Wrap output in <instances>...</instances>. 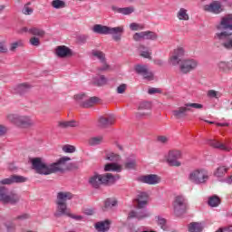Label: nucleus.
Wrapping results in <instances>:
<instances>
[{
  "label": "nucleus",
  "instance_id": "1",
  "mask_svg": "<svg viewBox=\"0 0 232 232\" xmlns=\"http://www.w3.org/2000/svg\"><path fill=\"white\" fill-rule=\"evenodd\" d=\"M68 160H70V158L63 157L56 162L46 163L41 158H33L31 159V164L33 169H35L36 173H39V175H52V173L63 171Z\"/></svg>",
  "mask_w": 232,
  "mask_h": 232
},
{
  "label": "nucleus",
  "instance_id": "2",
  "mask_svg": "<svg viewBox=\"0 0 232 232\" xmlns=\"http://www.w3.org/2000/svg\"><path fill=\"white\" fill-rule=\"evenodd\" d=\"M148 193L146 192H140L138 194V197L136 198V204H137V210H131L128 214V220H131V218H136L137 220H143V218H148L150 217V212L146 209H142L143 208H146L148 206Z\"/></svg>",
  "mask_w": 232,
  "mask_h": 232
},
{
  "label": "nucleus",
  "instance_id": "3",
  "mask_svg": "<svg viewBox=\"0 0 232 232\" xmlns=\"http://www.w3.org/2000/svg\"><path fill=\"white\" fill-rule=\"evenodd\" d=\"M217 33L214 35L216 41H224L227 37H231L232 33V14H226L221 17L220 23L215 26Z\"/></svg>",
  "mask_w": 232,
  "mask_h": 232
},
{
  "label": "nucleus",
  "instance_id": "4",
  "mask_svg": "<svg viewBox=\"0 0 232 232\" xmlns=\"http://www.w3.org/2000/svg\"><path fill=\"white\" fill-rule=\"evenodd\" d=\"M121 179L119 174L113 175L111 173H105V174H93L89 179V184L95 188L96 189L104 184L105 186H111L116 183L117 180Z\"/></svg>",
  "mask_w": 232,
  "mask_h": 232
},
{
  "label": "nucleus",
  "instance_id": "5",
  "mask_svg": "<svg viewBox=\"0 0 232 232\" xmlns=\"http://www.w3.org/2000/svg\"><path fill=\"white\" fill-rule=\"evenodd\" d=\"M6 120L8 122L14 124V126H17L18 128H32V126H34L35 124V121L32 120V117L27 115L10 113L6 115Z\"/></svg>",
  "mask_w": 232,
  "mask_h": 232
},
{
  "label": "nucleus",
  "instance_id": "6",
  "mask_svg": "<svg viewBox=\"0 0 232 232\" xmlns=\"http://www.w3.org/2000/svg\"><path fill=\"white\" fill-rule=\"evenodd\" d=\"M73 198V194L70 191H60L56 196V210L54 215H59V213H64L68 209V200Z\"/></svg>",
  "mask_w": 232,
  "mask_h": 232
},
{
  "label": "nucleus",
  "instance_id": "7",
  "mask_svg": "<svg viewBox=\"0 0 232 232\" xmlns=\"http://www.w3.org/2000/svg\"><path fill=\"white\" fill-rule=\"evenodd\" d=\"M188 180L192 184H206L209 180V172L206 169H196L188 173Z\"/></svg>",
  "mask_w": 232,
  "mask_h": 232
},
{
  "label": "nucleus",
  "instance_id": "8",
  "mask_svg": "<svg viewBox=\"0 0 232 232\" xmlns=\"http://www.w3.org/2000/svg\"><path fill=\"white\" fill-rule=\"evenodd\" d=\"M191 108H194L195 110H202L204 105L200 103H185L184 106L172 111V114L175 119H184L188 117V111H191Z\"/></svg>",
  "mask_w": 232,
  "mask_h": 232
},
{
  "label": "nucleus",
  "instance_id": "9",
  "mask_svg": "<svg viewBox=\"0 0 232 232\" xmlns=\"http://www.w3.org/2000/svg\"><path fill=\"white\" fill-rule=\"evenodd\" d=\"M0 202H3V204H17L19 196L9 192L6 187H0Z\"/></svg>",
  "mask_w": 232,
  "mask_h": 232
},
{
  "label": "nucleus",
  "instance_id": "10",
  "mask_svg": "<svg viewBox=\"0 0 232 232\" xmlns=\"http://www.w3.org/2000/svg\"><path fill=\"white\" fill-rule=\"evenodd\" d=\"M138 182L147 184L148 186H157L162 182V178L157 174H145L137 178Z\"/></svg>",
  "mask_w": 232,
  "mask_h": 232
},
{
  "label": "nucleus",
  "instance_id": "11",
  "mask_svg": "<svg viewBox=\"0 0 232 232\" xmlns=\"http://www.w3.org/2000/svg\"><path fill=\"white\" fill-rule=\"evenodd\" d=\"M74 98L75 101L80 102V106H82V108H92V106H95L97 102H99V98L95 96L86 100L85 94H76Z\"/></svg>",
  "mask_w": 232,
  "mask_h": 232
},
{
  "label": "nucleus",
  "instance_id": "12",
  "mask_svg": "<svg viewBox=\"0 0 232 232\" xmlns=\"http://www.w3.org/2000/svg\"><path fill=\"white\" fill-rule=\"evenodd\" d=\"M179 159H182V152L180 150H170L166 156L169 166H174L175 168H180L182 166Z\"/></svg>",
  "mask_w": 232,
  "mask_h": 232
},
{
  "label": "nucleus",
  "instance_id": "13",
  "mask_svg": "<svg viewBox=\"0 0 232 232\" xmlns=\"http://www.w3.org/2000/svg\"><path fill=\"white\" fill-rule=\"evenodd\" d=\"M173 206L175 215L178 217H180V215L186 213V209H188V203L186 202V198H184L182 196H178L175 198Z\"/></svg>",
  "mask_w": 232,
  "mask_h": 232
},
{
  "label": "nucleus",
  "instance_id": "14",
  "mask_svg": "<svg viewBox=\"0 0 232 232\" xmlns=\"http://www.w3.org/2000/svg\"><path fill=\"white\" fill-rule=\"evenodd\" d=\"M198 66V61L195 59H184L179 63V72L181 73H189Z\"/></svg>",
  "mask_w": 232,
  "mask_h": 232
},
{
  "label": "nucleus",
  "instance_id": "15",
  "mask_svg": "<svg viewBox=\"0 0 232 232\" xmlns=\"http://www.w3.org/2000/svg\"><path fill=\"white\" fill-rule=\"evenodd\" d=\"M204 12H208V14H214L215 15H218V14H222L224 12V7L219 1H213L208 5H205L203 6Z\"/></svg>",
  "mask_w": 232,
  "mask_h": 232
},
{
  "label": "nucleus",
  "instance_id": "16",
  "mask_svg": "<svg viewBox=\"0 0 232 232\" xmlns=\"http://www.w3.org/2000/svg\"><path fill=\"white\" fill-rule=\"evenodd\" d=\"M28 180V178L19 175H12L9 178L0 180L2 186H10L12 184H23Z\"/></svg>",
  "mask_w": 232,
  "mask_h": 232
},
{
  "label": "nucleus",
  "instance_id": "17",
  "mask_svg": "<svg viewBox=\"0 0 232 232\" xmlns=\"http://www.w3.org/2000/svg\"><path fill=\"white\" fill-rule=\"evenodd\" d=\"M182 57H184V48L179 47L174 50L169 59V63L172 64V66H179V64L180 65V63H182Z\"/></svg>",
  "mask_w": 232,
  "mask_h": 232
},
{
  "label": "nucleus",
  "instance_id": "18",
  "mask_svg": "<svg viewBox=\"0 0 232 232\" xmlns=\"http://www.w3.org/2000/svg\"><path fill=\"white\" fill-rule=\"evenodd\" d=\"M151 102H143L140 104L138 108V112L136 113V117L140 119V117H148L150 115L151 111Z\"/></svg>",
  "mask_w": 232,
  "mask_h": 232
},
{
  "label": "nucleus",
  "instance_id": "19",
  "mask_svg": "<svg viewBox=\"0 0 232 232\" xmlns=\"http://www.w3.org/2000/svg\"><path fill=\"white\" fill-rule=\"evenodd\" d=\"M135 72L136 73H139V75H141L143 78L147 79V81H153V72L148 69L147 65H136Z\"/></svg>",
  "mask_w": 232,
  "mask_h": 232
},
{
  "label": "nucleus",
  "instance_id": "20",
  "mask_svg": "<svg viewBox=\"0 0 232 232\" xmlns=\"http://www.w3.org/2000/svg\"><path fill=\"white\" fill-rule=\"evenodd\" d=\"M229 171V167L225 165H220L214 170V177L219 181L224 182V179H226V175Z\"/></svg>",
  "mask_w": 232,
  "mask_h": 232
},
{
  "label": "nucleus",
  "instance_id": "21",
  "mask_svg": "<svg viewBox=\"0 0 232 232\" xmlns=\"http://www.w3.org/2000/svg\"><path fill=\"white\" fill-rule=\"evenodd\" d=\"M122 34H124V26L111 27L109 35H112L113 41L119 43L122 39Z\"/></svg>",
  "mask_w": 232,
  "mask_h": 232
},
{
  "label": "nucleus",
  "instance_id": "22",
  "mask_svg": "<svg viewBox=\"0 0 232 232\" xmlns=\"http://www.w3.org/2000/svg\"><path fill=\"white\" fill-rule=\"evenodd\" d=\"M115 122V117L112 115L109 116H101L98 120V124L101 128H108V126H111Z\"/></svg>",
  "mask_w": 232,
  "mask_h": 232
},
{
  "label": "nucleus",
  "instance_id": "23",
  "mask_svg": "<svg viewBox=\"0 0 232 232\" xmlns=\"http://www.w3.org/2000/svg\"><path fill=\"white\" fill-rule=\"evenodd\" d=\"M30 84L28 83H21L16 85L13 89V93H17L18 95H24V93L30 92Z\"/></svg>",
  "mask_w": 232,
  "mask_h": 232
},
{
  "label": "nucleus",
  "instance_id": "24",
  "mask_svg": "<svg viewBox=\"0 0 232 232\" xmlns=\"http://www.w3.org/2000/svg\"><path fill=\"white\" fill-rule=\"evenodd\" d=\"M54 217H56L57 218H61V217H69V218H72L73 220H77V221L82 220V216L72 214V212H70V208H66L64 212L54 214Z\"/></svg>",
  "mask_w": 232,
  "mask_h": 232
},
{
  "label": "nucleus",
  "instance_id": "25",
  "mask_svg": "<svg viewBox=\"0 0 232 232\" xmlns=\"http://www.w3.org/2000/svg\"><path fill=\"white\" fill-rule=\"evenodd\" d=\"M110 29L111 27H108L106 25L95 24L92 27V32L94 34H100L101 35H110Z\"/></svg>",
  "mask_w": 232,
  "mask_h": 232
},
{
  "label": "nucleus",
  "instance_id": "26",
  "mask_svg": "<svg viewBox=\"0 0 232 232\" xmlns=\"http://www.w3.org/2000/svg\"><path fill=\"white\" fill-rule=\"evenodd\" d=\"M125 169H135L137 167V158L135 155L128 157L123 164Z\"/></svg>",
  "mask_w": 232,
  "mask_h": 232
},
{
  "label": "nucleus",
  "instance_id": "27",
  "mask_svg": "<svg viewBox=\"0 0 232 232\" xmlns=\"http://www.w3.org/2000/svg\"><path fill=\"white\" fill-rule=\"evenodd\" d=\"M55 53L58 57H70L72 55V50L66 46H58Z\"/></svg>",
  "mask_w": 232,
  "mask_h": 232
},
{
  "label": "nucleus",
  "instance_id": "28",
  "mask_svg": "<svg viewBox=\"0 0 232 232\" xmlns=\"http://www.w3.org/2000/svg\"><path fill=\"white\" fill-rule=\"evenodd\" d=\"M208 144L212 148L222 150V151H229V150H231L229 147L226 146L224 143L218 141V140H209Z\"/></svg>",
  "mask_w": 232,
  "mask_h": 232
},
{
  "label": "nucleus",
  "instance_id": "29",
  "mask_svg": "<svg viewBox=\"0 0 232 232\" xmlns=\"http://www.w3.org/2000/svg\"><path fill=\"white\" fill-rule=\"evenodd\" d=\"M94 227H95L96 231H98V232L109 231L110 230V221L104 220V221L97 222L94 225Z\"/></svg>",
  "mask_w": 232,
  "mask_h": 232
},
{
  "label": "nucleus",
  "instance_id": "30",
  "mask_svg": "<svg viewBox=\"0 0 232 232\" xmlns=\"http://www.w3.org/2000/svg\"><path fill=\"white\" fill-rule=\"evenodd\" d=\"M113 12H117V14H122L123 15H130L135 12V8L133 7H117V6H112Z\"/></svg>",
  "mask_w": 232,
  "mask_h": 232
},
{
  "label": "nucleus",
  "instance_id": "31",
  "mask_svg": "<svg viewBox=\"0 0 232 232\" xmlns=\"http://www.w3.org/2000/svg\"><path fill=\"white\" fill-rule=\"evenodd\" d=\"M105 171H115L116 173H121L122 171V167L119 163H109L104 167Z\"/></svg>",
  "mask_w": 232,
  "mask_h": 232
},
{
  "label": "nucleus",
  "instance_id": "32",
  "mask_svg": "<svg viewBox=\"0 0 232 232\" xmlns=\"http://www.w3.org/2000/svg\"><path fill=\"white\" fill-rule=\"evenodd\" d=\"M188 228L189 232H201L204 229V227L201 223L192 222L188 224Z\"/></svg>",
  "mask_w": 232,
  "mask_h": 232
},
{
  "label": "nucleus",
  "instance_id": "33",
  "mask_svg": "<svg viewBox=\"0 0 232 232\" xmlns=\"http://www.w3.org/2000/svg\"><path fill=\"white\" fill-rule=\"evenodd\" d=\"M29 32L31 35H34V37H44L46 34L44 30L38 27H31Z\"/></svg>",
  "mask_w": 232,
  "mask_h": 232
},
{
  "label": "nucleus",
  "instance_id": "34",
  "mask_svg": "<svg viewBox=\"0 0 232 232\" xmlns=\"http://www.w3.org/2000/svg\"><path fill=\"white\" fill-rule=\"evenodd\" d=\"M177 17L179 21H189V14H188V10L185 8H180L177 13Z\"/></svg>",
  "mask_w": 232,
  "mask_h": 232
},
{
  "label": "nucleus",
  "instance_id": "35",
  "mask_svg": "<svg viewBox=\"0 0 232 232\" xmlns=\"http://www.w3.org/2000/svg\"><path fill=\"white\" fill-rule=\"evenodd\" d=\"M92 82L96 86H104L108 82V79L104 75H101L93 78Z\"/></svg>",
  "mask_w": 232,
  "mask_h": 232
},
{
  "label": "nucleus",
  "instance_id": "36",
  "mask_svg": "<svg viewBox=\"0 0 232 232\" xmlns=\"http://www.w3.org/2000/svg\"><path fill=\"white\" fill-rule=\"evenodd\" d=\"M22 46H24V42L23 40H17L9 44V50L10 52H15L17 48H22Z\"/></svg>",
  "mask_w": 232,
  "mask_h": 232
},
{
  "label": "nucleus",
  "instance_id": "37",
  "mask_svg": "<svg viewBox=\"0 0 232 232\" xmlns=\"http://www.w3.org/2000/svg\"><path fill=\"white\" fill-rule=\"evenodd\" d=\"M92 55L93 57H96V59H99L101 63H104L106 61V55L104 54V53H102V51L92 50Z\"/></svg>",
  "mask_w": 232,
  "mask_h": 232
},
{
  "label": "nucleus",
  "instance_id": "38",
  "mask_svg": "<svg viewBox=\"0 0 232 232\" xmlns=\"http://www.w3.org/2000/svg\"><path fill=\"white\" fill-rule=\"evenodd\" d=\"M115 206H117V200L113 198H107L104 203L103 211L111 209V208H115Z\"/></svg>",
  "mask_w": 232,
  "mask_h": 232
},
{
  "label": "nucleus",
  "instance_id": "39",
  "mask_svg": "<svg viewBox=\"0 0 232 232\" xmlns=\"http://www.w3.org/2000/svg\"><path fill=\"white\" fill-rule=\"evenodd\" d=\"M102 136H96L89 139L88 142L90 146H99V144L102 143Z\"/></svg>",
  "mask_w": 232,
  "mask_h": 232
},
{
  "label": "nucleus",
  "instance_id": "40",
  "mask_svg": "<svg viewBox=\"0 0 232 232\" xmlns=\"http://www.w3.org/2000/svg\"><path fill=\"white\" fill-rule=\"evenodd\" d=\"M58 125L60 128H75L77 127V121H60Z\"/></svg>",
  "mask_w": 232,
  "mask_h": 232
},
{
  "label": "nucleus",
  "instance_id": "41",
  "mask_svg": "<svg viewBox=\"0 0 232 232\" xmlns=\"http://www.w3.org/2000/svg\"><path fill=\"white\" fill-rule=\"evenodd\" d=\"M221 41V46L225 48V50H232V37H227L224 40H219Z\"/></svg>",
  "mask_w": 232,
  "mask_h": 232
},
{
  "label": "nucleus",
  "instance_id": "42",
  "mask_svg": "<svg viewBox=\"0 0 232 232\" xmlns=\"http://www.w3.org/2000/svg\"><path fill=\"white\" fill-rule=\"evenodd\" d=\"M220 204V198L218 196H212L208 198V206L217 208Z\"/></svg>",
  "mask_w": 232,
  "mask_h": 232
},
{
  "label": "nucleus",
  "instance_id": "43",
  "mask_svg": "<svg viewBox=\"0 0 232 232\" xmlns=\"http://www.w3.org/2000/svg\"><path fill=\"white\" fill-rule=\"evenodd\" d=\"M105 159L106 160H110L111 162H119V160H121V156L113 152H109L106 154Z\"/></svg>",
  "mask_w": 232,
  "mask_h": 232
},
{
  "label": "nucleus",
  "instance_id": "44",
  "mask_svg": "<svg viewBox=\"0 0 232 232\" xmlns=\"http://www.w3.org/2000/svg\"><path fill=\"white\" fill-rule=\"evenodd\" d=\"M51 5L53 8H55L56 10L66 7V3L63 0H53Z\"/></svg>",
  "mask_w": 232,
  "mask_h": 232
},
{
  "label": "nucleus",
  "instance_id": "45",
  "mask_svg": "<svg viewBox=\"0 0 232 232\" xmlns=\"http://www.w3.org/2000/svg\"><path fill=\"white\" fill-rule=\"evenodd\" d=\"M144 32H145V39L147 41H157L159 35H157L155 32H151V31H144Z\"/></svg>",
  "mask_w": 232,
  "mask_h": 232
},
{
  "label": "nucleus",
  "instance_id": "46",
  "mask_svg": "<svg viewBox=\"0 0 232 232\" xmlns=\"http://www.w3.org/2000/svg\"><path fill=\"white\" fill-rule=\"evenodd\" d=\"M208 97L210 99H220V97H222V93L215 90H209L208 92Z\"/></svg>",
  "mask_w": 232,
  "mask_h": 232
},
{
  "label": "nucleus",
  "instance_id": "47",
  "mask_svg": "<svg viewBox=\"0 0 232 232\" xmlns=\"http://www.w3.org/2000/svg\"><path fill=\"white\" fill-rule=\"evenodd\" d=\"M130 29L132 30V32H139L140 30H144V24H138V23H131L130 24Z\"/></svg>",
  "mask_w": 232,
  "mask_h": 232
},
{
  "label": "nucleus",
  "instance_id": "48",
  "mask_svg": "<svg viewBox=\"0 0 232 232\" xmlns=\"http://www.w3.org/2000/svg\"><path fill=\"white\" fill-rule=\"evenodd\" d=\"M22 13L24 15H32L34 14V8L30 7V3L24 5Z\"/></svg>",
  "mask_w": 232,
  "mask_h": 232
},
{
  "label": "nucleus",
  "instance_id": "49",
  "mask_svg": "<svg viewBox=\"0 0 232 232\" xmlns=\"http://www.w3.org/2000/svg\"><path fill=\"white\" fill-rule=\"evenodd\" d=\"M63 151L64 153H75V147L73 145H64L63 147Z\"/></svg>",
  "mask_w": 232,
  "mask_h": 232
},
{
  "label": "nucleus",
  "instance_id": "50",
  "mask_svg": "<svg viewBox=\"0 0 232 232\" xmlns=\"http://www.w3.org/2000/svg\"><path fill=\"white\" fill-rule=\"evenodd\" d=\"M218 66L220 70L226 71L231 68L229 62H219Z\"/></svg>",
  "mask_w": 232,
  "mask_h": 232
},
{
  "label": "nucleus",
  "instance_id": "51",
  "mask_svg": "<svg viewBox=\"0 0 232 232\" xmlns=\"http://www.w3.org/2000/svg\"><path fill=\"white\" fill-rule=\"evenodd\" d=\"M29 43L30 44H32V46H39V44H41V41L37 36L31 37V39L29 40Z\"/></svg>",
  "mask_w": 232,
  "mask_h": 232
},
{
  "label": "nucleus",
  "instance_id": "52",
  "mask_svg": "<svg viewBox=\"0 0 232 232\" xmlns=\"http://www.w3.org/2000/svg\"><path fill=\"white\" fill-rule=\"evenodd\" d=\"M0 53H8V46L5 41L0 42Z\"/></svg>",
  "mask_w": 232,
  "mask_h": 232
},
{
  "label": "nucleus",
  "instance_id": "53",
  "mask_svg": "<svg viewBox=\"0 0 232 232\" xmlns=\"http://www.w3.org/2000/svg\"><path fill=\"white\" fill-rule=\"evenodd\" d=\"M141 39H145V32L134 34V35H133L134 41H141Z\"/></svg>",
  "mask_w": 232,
  "mask_h": 232
},
{
  "label": "nucleus",
  "instance_id": "54",
  "mask_svg": "<svg viewBox=\"0 0 232 232\" xmlns=\"http://www.w3.org/2000/svg\"><path fill=\"white\" fill-rule=\"evenodd\" d=\"M158 224L161 229H166V219L162 217H158Z\"/></svg>",
  "mask_w": 232,
  "mask_h": 232
},
{
  "label": "nucleus",
  "instance_id": "55",
  "mask_svg": "<svg viewBox=\"0 0 232 232\" xmlns=\"http://www.w3.org/2000/svg\"><path fill=\"white\" fill-rule=\"evenodd\" d=\"M157 140L161 144H167L169 139L167 136H158Z\"/></svg>",
  "mask_w": 232,
  "mask_h": 232
},
{
  "label": "nucleus",
  "instance_id": "56",
  "mask_svg": "<svg viewBox=\"0 0 232 232\" xmlns=\"http://www.w3.org/2000/svg\"><path fill=\"white\" fill-rule=\"evenodd\" d=\"M148 93L150 95H155V93H162V91L159 88H150Z\"/></svg>",
  "mask_w": 232,
  "mask_h": 232
},
{
  "label": "nucleus",
  "instance_id": "57",
  "mask_svg": "<svg viewBox=\"0 0 232 232\" xmlns=\"http://www.w3.org/2000/svg\"><path fill=\"white\" fill-rule=\"evenodd\" d=\"M126 88H128V85L122 83L117 88V93H124L126 92Z\"/></svg>",
  "mask_w": 232,
  "mask_h": 232
},
{
  "label": "nucleus",
  "instance_id": "58",
  "mask_svg": "<svg viewBox=\"0 0 232 232\" xmlns=\"http://www.w3.org/2000/svg\"><path fill=\"white\" fill-rule=\"evenodd\" d=\"M5 227L7 231H14V229H15V225L10 221H7L5 223Z\"/></svg>",
  "mask_w": 232,
  "mask_h": 232
},
{
  "label": "nucleus",
  "instance_id": "59",
  "mask_svg": "<svg viewBox=\"0 0 232 232\" xmlns=\"http://www.w3.org/2000/svg\"><path fill=\"white\" fill-rule=\"evenodd\" d=\"M7 131H8V128H6V126L0 125V137H5Z\"/></svg>",
  "mask_w": 232,
  "mask_h": 232
},
{
  "label": "nucleus",
  "instance_id": "60",
  "mask_svg": "<svg viewBox=\"0 0 232 232\" xmlns=\"http://www.w3.org/2000/svg\"><path fill=\"white\" fill-rule=\"evenodd\" d=\"M140 55L145 59H151V53H150V51H141Z\"/></svg>",
  "mask_w": 232,
  "mask_h": 232
},
{
  "label": "nucleus",
  "instance_id": "61",
  "mask_svg": "<svg viewBox=\"0 0 232 232\" xmlns=\"http://www.w3.org/2000/svg\"><path fill=\"white\" fill-rule=\"evenodd\" d=\"M30 218V216L28 214H22L14 218V220H26Z\"/></svg>",
  "mask_w": 232,
  "mask_h": 232
},
{
  "label": "nucleus",
  "instance_id": "62",
  "mask_svg": "<svg viewBox=\"0 0 232 232\" xmlns=\"http://www.w3.org/2000/svg\"><path fill=\"white\" fill-rule=\"evenodd\" d=\"M103 65L99 68L100 72H106L107 70H110V65L107 64L106 61L104 63H102Z\"/></svg>",
  "mask_w": 232,
  "mask_h": 232
},
{
  "label": "nucleus",
  "instance_id": "63",
  "mask_svg": "<svg viewBox=\"0 0 232 232\" xmlns=\"http://www.w3.org/2000/svg\"><path fill=\"white\" fill-rule=\"evenodd\" d=\"M83 213L85 215H93L95 213V209H93V208H85L83 210Z\"/></svg>",
  "mask_w": 232,
  "mask_h": 232
},
{
  "label": "nucleus",
  "instance_id": "64",
  "mask_svg": "<svg viewBox=\"0 0 232 232\" xmlns=\"http://www.w3.org/2000/svg\"><path fill=\"white\" fill-rule=\"evenodd\" d=\"M223 182H226L227 184H232V176H229L227 179L224 178Z\"/></svg>",
  "mask_w": 232,
  "mask_h": 232
}]
</instances>
